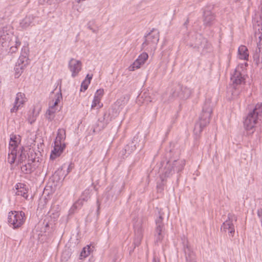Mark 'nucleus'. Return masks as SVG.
I'll use <instances>...</instances> for the list:
<instances>
[{"mask_svg": "<svg viewBox=\"0 0 262 262\" xmlns=\"http://www.w3.org/2000/svg\"><path fill=\"white\" fill-rule=\"evenodd\" d=\"M20 137L15 135L10 136L8 161L10 164H19L26 159V155L23 146L19 145Z\"/></svg>", "mask_w": 262, "mask_h": 262, "instance_id": "nucleus-1", "label": "nucleus"}, {"mask_svg": "<svg viewBox=\"0 0 262 262\" xmlns=\"http://www.w3.org/2000/svg\"><path fill=\"white\" fill-rule=\"evenodd\" d=\"M90 83V81H87V79H85L81 83L80 91H85L86 90Z\"/></svg>", "mask_w": 262, "mask_h": 262, "instance_id": "nucleus-35", "label": "nucleus"}, {"mask_svg": "<svg viewBox=\"0 0 262 262\" xmlns=\"http://www.w3.org/2000/svg\"><path fill=\"white\" fill-rule=\"evenodd\" d=\"M103 106V104L101 103V100L98 98L94 97L93 100L91 109L98 110Z\"/></svg>", "mask_w": 262, "mask_h": 262, "instance_id": "nucleus-27", "label": "nucleus"}, {"mask_svg": "<svg viewBox=\"0 0 262 262\" xmlns=\"http://www.w3.org/2000/svg\"><path fill=\"white\" fill-rule=\"evenodd\" d=\"M25 214L23 211H10L8 214V221L10 226L15 229L20 227L25 222Z\"/></svg>", "mask_w": 262, "mask_h": 262, "instance_id": "nucleus-7", "label": "nucleus"}, {"mask_svg": "<svg viewBox=\"0 0 262 262\" xmlns=\"http://www.w3.org/2000/svg\"><path fill=\"white\" fill-rule=\"evenodd\" d=\"M25 64H24V61H22L21 58H19L18 60V65L16 64L14 67V76L15 78H18L21 75Z\"/></svg>", "mask_w": 262, "mask_h": 262, "instance_id": "nucleus-23", "label": "nucleus"}, {"mask_svg": "<svg viewBox=\"0 0 262 262\" xmlns=\"http://www.w3.org/2000/svg\"><path fill=\"white\" fill-rule=\"evenodd\" d=\"M15 44L14 47H17V48L18 47L20 46V42L18 39V38L16 37H15Z\"/></svg>", "mask_w": 262, "mask_h": 262, "instance_id": "nucleus-39", "label": "nucleus"}, {"mask_svg": "<svg viewBox=\"0 0 262 262\" xmlns=\"http://www.w3.org/2000/svg\"><path fill=\"white\" fill-rule=\"evenodd\" d=\"M142 223L143 220L141 218H138L134 223L135 238L134 244L135 247H138L140 245L143 237Z\"/></svg>", "mask_w": 262, "mask_h": 262, "instance_id": "nucleus-8", "label": "nucleus"}, {"mask_svg": "<svg viewBox=\"0 0 262 262\" xmlns=\"http://www.w3.org/2000/svg\"><path fill=\"white\" fill-rule=\"evenodd\" d=\"M228 219L223 224L222 229H223L224 231H226L228 230V232L233 236L235 232L234 226L233 222L234 221L235 222L236 221V217L235 215L230 213L228 215Z\"/></svg>", "mask_w": 262, "mask_h": 262, "instance_id": "nucleus-11", "label": "nucleus"}, {"mask_svg": "<svg viewBox=\"0 0 262 262\" xmlns=\"http://www.w3.org/2000/svg\"><path fill=\"white\" fill-rule=\"evenodd\" d=\"M192 93V91L187 86H178L176 90L172 93L174 97H179L182 99H186L189 98Z\"/></svg>", "mask_w": 262, "mask_h": 262, "instance_id": "nucleus-9", "label": "nucleus"}, {"mask_svg": "<svg viewBox=\"0 0 262 262\" xmlns=\"http://www.w3.org/2000/svg\"><path fill=\"white\" fill-rule=\"evenodd\" d=\"M128 100L127 97L123 96L116 101L112 108L111 112L108 114H105L104 115V120L106 124L108 123L113 119L118 116L121 111L127 104Z\"/></svg>", "mask_w": 262, "mask_h": 262, "instance_id": "nucleus-6", "label": "nucleus"}, {"mask_svg": "<svg viewBox=\"0 0 262 262\" xmlns=\"http://www.w3.org/2000/svg\"><path fill=\"white\" fill-rule=\"evenodd\" d=\"M85 201L83 200L82 198L80 196L79 198L73 205L72 207V209H76L77 208H80L83 205Z\"/></svg>", "mask_w": 262, "mask_h": 262, "instance_id": "nucleus-30", "label": "nucleus"}, {"mask_svg": "<svg viewBox=\"0 0 262 262\" xmlns=\"http://www.w3.org/2000/svg\"><path fill=\"white\" fill-rule=\"evenodd\" d=\"M66 147V145H61L60 144H56L54 142V147L53 150H52L50 159L54 160L56 158L60 156L62 152L63 149Z\"/></svg>", "mask_w": 262, "mask_h": 262, "instance_id": "nucleus-17", "label": "nucleus"}, {"mask_svg": "<svg viewBox=\"0 0 262 262\" xmlns=\"http://www.w3.org/2000/svg\"><path fill=\"white\" fill-rule=\"evenodd\" d=\"M38 114L39 111H36L35 108H34L31 112V114L28 117V121L30 124H32L35 122Z\"/></svg>", "mask_w": 262, "mask_h": 262, "instance_id": "nucleus-28", "label": "nucleus"}, {"mask_svg": "<svg viewBox=\"0 0 262 262\" xmlns=\"http://www.w3.org/2000/svg\"><path fill=\"white\" fill-rule=\"evenodd\" d=\"M92 31H93V32H95V31H94L93 29H92Z\"/></svg>", "mask_w": 262, "mask_h": 262, "instance_id": "nucleus-49", "label": "nucleus"}, {"mask_svg": "<svg viewBox=\"0 0 262 262\" xmlns=\"http://www.w3.org/2000/svg\"><path fill=\"white\" fill-rule=\"evenodd\" d=\"M62 99V94L60 92L57 93L55 95V100L53 101V105L56 106Z\"/></svg>", "mask_w": 262, "mask_h": 262, "instance_id": "nucleus-33", "label": "nucleus"}, {"mask_svg": "<svg viewBox=\"0 0 262 262\" xmlns=\"http://www.w3.org/2000/svg\"><path fill=\"white\" fill-rule=\"evenodd\" d=\"M165 235V228L164 226L161 225H158L156 226L155 229V241L156 243L161 242Z\"/></svg>", "mask_w": 262, "mask_h": 262, "instance_id": "nucleus-19", "label": "nucleus"}, {"mask_svg": "<svg viewBox=\"0 0 262 262\" xmlns=\"http://www.w3.org/2000/svg\"><path fill=\"white\" fill-rule=\"evenodd\" d=\"M15 188L16 195L21 196L26 199H28V188L26 184L18 183L15 185Z\"/></svg>", "mask_w": 262, "mask_h": 262, "instance_id": "nucleus-16", "label": "nucleus"}, {"mask_svg": "<svg viewBox=\"0 0 262 262\" xmlns=\"http://www.w3.org/2000/svg\"><path fill=\"white\" fill-rule=\"evenodd\" d=\"M212 112L211 102L210 99L206 100L203 106L202 113L199 117V120L194 126V133L199 135L203 128L209 124Z\"/></svg>", "mask_w": 262, "mask_h": 262, "instance_id": "nucleus-3", "label": "nucleus"}, {"mask_svg": "<svg viewBox=\"0 0 262 262\" xmlns=\"http://www.w3.org/2000/svg\"><path fill=\"white\" fill-rule=\"evenodd\" d=\"M68 68L72 73V77H75L82 69V63L80 60L72 58L69 61Z\"/></svg>", "mask_w": 262, "mask_h": 262, "instance_id": "nucleus-10", "label": "nucleus"}, {"mask_svg": "<svg viewBox=\"0 0 262 262\" xmlns=\"http://www.w3.org/2000/svg\"><path fill=\"white\" fill-rule=\"evenodd\" d=\"M90 247L87 246L86 247H84L83 248L82 251L81 252L80 257V259H82L83 258H85L89 255L90 254Z\"/></svg>", "mask_w": 262, "mask_h": 262, "instance_id": "nucleus-29", "label": "nucleus"}, {"mask_svg": "<svg viewBox=\"0 0 262 262\" xmlns=\"http://www.w3.org/2000/svg\"><path fill=\"white\" fill-rule=\"evenodd\" d=\"M215 19L213 14L209 11H205L204 12V25L205 26H210L213 24Z\"/></svg>", "mask_w": 262, "mask_h": 262, "instance_id": "nucleus-20", "label": "nucleus"}, {"mask_svg": "<svg viewBox=\"0 0 262 262\" xmlns=\"http://www.w3.org/2000/svg\"><path fill=\"white\" fill-rule=\"evenodd\" d=\"M91 190L90 189H86L82 193L81 197L82 198L83 200L87 202L88 200L90 198L91 196Z\"/></svg>", "mask_w": 262, "mask_h": 262, "instance_id": "nucleus-31", "label": "nucleus"}, {"mask_svg": "<svg viewBox=\"0 0 262 262\" xmlns=\"http://www.w3.org/2000/svg\"><path fill=\"white\" fill-rule=\"evenodd\" d=\"M253 58L255 63L258 66L262 63V51L259 49H256L253 54Z\"/></svg>", "mask_w": 262, "mask_h": 262, "instance_id": "nucleus-26", "label": "nucleus"}, {"mask_svg": "<svg viewBox=\"0 0 262 262\" xmlns=\"http://www.w3.org/2000/svg\"><path fill=\"white\" fill-rule=\"evenodd\" d=\"M231 80L233 83L236 84H241L244 82L245 78L242 76L241 72L237 69L235 70L234 74L231 77Z\"/></svg>", "mask_w": 262, "mask_h": 262, "instance_id": "nucleus-21", "label": "nucleus"}, {"mask_svg": "<svg viewBox=\"0 0 262 262\" xmlns=\"http://www.w3.org/2000/svg\"><path fill=\"white\" fill-rule=\"evenodd\" d=\"M104 94V90L103 89H100L96 92L94 97L96 98L99 99L101 100V98Z\"/></svg>", "mask_w": 262, "mask_h": 262, "instance_id": "nucleus-34", "label": "nucleus"}, {"mask_svg": "<svg viewBox=\"0 0 262 262\" xmlns=\"http://www.w3.org/2000/svg\"><path fill=\"white\" fill-rule=\"evenodd\" d=\"M262 119V103H257L254 108L249 113L244 121L246 130H251L255 127L259 121Z\"/></svg>", "mask_w": 262, "mask_h": 262, "instance_id": "nucleus-4", "label": "nucleus"}, {"mask_svg": "<svg viewBox=\"0 0 262 262\" xmlns=\"http://www.w3.org/2000/svg\"><path fill=\"white\" fill-rule=\"evenodd\" d=\"M13 34L8 30L7 27L0 28V41L2 43H5L6 45L10 44L12 40Z\"/></svg>", "mask_w": 262, "mask_h": 262, "instance_id": "nucleus-14", "label": "nucleus"}, {"mask_svg": "<svg viewBox=\"0 0 262 262\" xmlns=\"http://www.w3.org/2000/svg\"><path fill=\"white\" fill-rule=\"evenodd\" d=\"M19 58H21V59H22V61H24V59H26V60L27 61V59H26V57H20Z\"/></svg>", "mask_w": 262, "mask_h": 262, "instance_id": "nucleus-46", "label": "nucleus"}, {"mask_svg": "<svg viewBox=\"0 0 262 262\" xmlns=\"http://www.w3.org/2000/svg\"><path fill=\"white\" fill-rule=\"evenodd\" d=\"M72 168V164H70L69 165V167L68 168V172H69Z\"/></svg>", "mask_w": 262, "mask_h": 262, "instance_id": "nucleus-44", "label": "nucleus"}, {"mask_svg": "<svg viewBox=\"0 0 262 262\" xmlns=\"http://www.w3.org/2000/svg\"><path fill=\"white\" fill-rule=\"evenodd\" d=\"M57 110V108L56 106L53 105H50L46 113V117L49 121H51L53 120L54 114Z\"/></svg>", "mask_w": 262, "mask_h": 262, "instance_id": "nucleus-25", "label": "nucleus"}, {"mask_svg": "<svg viewBox=\"0 0 262 262\" xmlns=\"http://www.w3.org/2000/svg\"><path fill=\"white\" fill-rule=\"evenodd\" d=\"M10 45H6L5 43H2L0 41V55L3 54L4 51L7 50V48L9 47Z\"/></svg>", "mask_w": 262, "mask_h": 262, "instance_id": "nucleus-36", "label": "nucleus"}, {"mask_svg": "<svg viewBox=\"0 0 262 262\" xmlns=\"http://www.w3.org/2000/svg\"><path fill=\"white\" fill-rule=\"evenodd\" d=\"M152 262H160V260L158 257H154L152 260Z\"/></svg>", "mask_w": 262, "mask_h": 262, "instance_id": "nucleus-42", "label": "nucleus"}, {"mask_svg": "<svg viewBox=\"0 0 262 262\" xmlns=\"http://www.w3.org/2000/svg\"><path fill=\"white\" fill-rule=\"evenodd\" d=\"M162 221H163V217H162V214H160L159 216V218L157 219L156 220V225L157 226L158 225H162L163 227L164 226V224L162 222Z\"/></svg>", "mask_w": 262, "mask_h": 262, "instance_id": "nucleus-37", "label": "nucleus"}, {"mask_svg": "<svg viewBox=\"0 0 262 262\" xmlns=\"http://www.w3.org/2000/svg\"><path fill=\"white\" fill-rule=\"evenodd\" d=\"M145 41L142 44V49L147 51H155L159 40V33L153 29L145 36Z\"/></svg>", "mask_w": 262, "mask_h": 262, "instance_id": "nucleus-5", "label": "nucleus"}, {"mask_svg": "<svg viewBox=\"0 0 262 262\" xmlns=\"http://www.w3.org/2000/svg\"><path fill=\"white\" fill-rule=\"evenodd\" d=\"M185 165V160L183 159H170L160 169L161 177L162 181L164 178H168L176 173L181 172Z\"/></svg>", "mask_w": 262, "mask_h": 262, "instance_id": "nucleus-2", "label": "nucleus"}, {"mask_svg": "<svg viewBox=\"0 0 262 262\" xmlns=\"http://www.w3.org/2000/svg\"><path fill=\"white\" fill-rule=\"evenodd\" d=\"M188 23H189V19H188V18H187L186 21L184 24V25L186 26Z\"/></svg>", "mask_w": 262, "mask_h": 262, "instance_id": "nucleus-45", "label": "nucleus"}, {"mask_svg": "<svg viewBox=\"0 0 262 262\" xmlns=\"http://www.w3.org/2000/svg\"><path fill=\"white\" fill-rule=\"evenodd\" d=\"M66 138V129L64 128H59L57 131V136L55 139V143L61 145H66L64 140Z\"/></svg>", "mask_w": 262, "mask_h": 262, "instance_id": "nucleus-22", "label": "nucleus"}, {"mask_svg": "<svg viewBox=\"0 0 262 262\" xmlns=\"http://www.w3.org/2000/svg\"><path fill=\"white\" fill-rule=\"evenodd\" d=\"M92 77H93V75H89V74H88L86 75V78H88V79L87 80V81H90V82H91V80L92 79Z\"/></svg>", "mask_w": 262, "mask_h": 262, "instance_id": "nucleus-41", "label": "nucleus"}, {"mask_svg": "<svg viewBox=\"0 0 262 262\" xmlns=\"http://www.w3.org/2000/svg\"><path fill=\"white\" fill-rule=\"evenodd\" d=\"M238 55L239 59L247 60L249 57L247 48L245 46H239L238 49Z\"/></svg>", "mask_w": 262, "mask_h": 262, "instance_id": "nucleus-24", "label": "nucleus"}, {"mask_svg": "<svg viewBox=\"0 0 262 262\" xmlns=\"http://www.w3.org/2000/svg\"><path fill=\"white\" fill-rule=\"evenodd\" d=\"M125 150L126 152H128V154H130V151H129V145H128L125 146Z\"/></svg>", "mask_w": 262, "mask_h": 262, "instance_id": "nucleus-43", "label": "nucleus"}, {"mask_svg": "<svg viewBox=\"0 0 262 262\" xmlns=\"http://www.w3.org/2000/svg\"><path fill=\"white\" fill-rule=\"evenodd\" d=\"M21 170L23 172L25 173H29L31 172V167L29 164H25L23 165L21 167Z\"/></svg>", "mask_w": 262, "mask_h": 262, "instance_id": "nucleus-32", "label": "nucleus"}, {"mask_svg": "<svg viewBox=\"0 0 262 262\" xmlns=\"http://www.w3.org/2000/svg\"><path fill=\"white\" fill-rule=\"evenodd\" d=\"M96 205H97V211H96L97 214V215H99V213H100V209L101 203L100 202V201H99L98 199L97 200Z\"/></svg>", "mask_w": 262, "mask_h": 262, "instance_id": "nucleus-38", "label": "nucleus"}, {"mask_svg": "<svg viewBox=\"0 0 262 262\" xmlns=\"http://www.w3.org/2000/svg\"><path fill=\"white\" fill-rule=\"evenodd\" d=\"M89 28L90 30H92V27H89Z\"/></svg>", "mask_w": 262, "mask_h": 262, "instance_id": "nucleus-47", "label": "nucleus"}, {"mask_svg": "<svg viewBox=\"0 0 262 262\" xmlns=\"http://www.w3.org/2000/svg\"><path fill=\"white\" fill-rule=\"evenodd\" d=\"M25 94L21 92H18L16 95L13 107L11 109V112H16L20 107H22L27 101Z\"/></svg>", "mask_w": 262, "mask_h": 262, "instance_id": "nucleus-13", "label": "nucleus"}, {"mask_svg": "<svg viewBox=\"0 0 262 262\" xmlns=\"http://www.w3.org/2000/svg\"><path fill=\"white\" fill-rule=\"evenodd\" d=\"M35 17L33 15H27L23 18L19 23V26L23 29H26L30 26L33 25V23Z\"/></svg>", "mask_w": 262, "mask_h": 262, "instance_id": "nucleus-18", "label": "nucleus"}, {"mask_svg": "<svg viewBox=\"0 0 262 262\" xmlns=\"http://www.w3.org/2000/svg\"><path fill=\"white\" fill-rule=\"evenodd\" d=\"M183 251L187 262H196V256L189 245L187 240L184 239L183 242Z\"/></svg>", "mask_w": 262, "mask_h": 262, "instance_id": "nucleus-12", "label": "nucleus"}, {"mask_svg": "<svg viewBox=\"0 0 262 262\" xmlns=\"http://www.w3.org/2000/svg\"><path fill=\"white\" fill-rule=\"evenodd\" d=\"M46 1V0H43V1ZM49 1V0H47V2H46L48 3Z\"/></svg>", "mask_w": 262, "mask_h": 262, "instance_id": "nucleus-48", "label": "nucleus"}, {"mask_svg": "<svg viewBox=\"0 0 262 262\" xmlns=\"http://www.w3.org/2000/svg\"><path fill=\"white\" fill-rule=\"evenodd\" d=\"M10 51L12 53L15 52L17 50V47H14V46H12L10 47Z\"/></svg>", "mask_w": 262, "mask_h": 262, "instance_id": "nucleus-40", "label": "nucleus"}, {"mask_svg": "<svg viewBox=\"0 0 262 262\" xmlns=\"http://www.w3.org/2000/svg\"><path fill=\"white\" fill-rule=\"evenodd\" d=\"M148 58V55L147 53L143 52L141 54L133 63L129 67V71H134L136 69L140 68L142 64L145 63Z\"/></svg>", "mask_w": 262, "mask_h": 262, "instance_id": "nucleus-15", "label": "nucleus"}]
</instances>
